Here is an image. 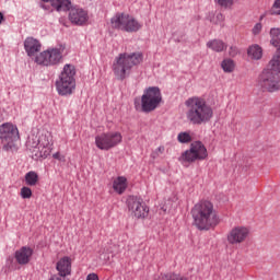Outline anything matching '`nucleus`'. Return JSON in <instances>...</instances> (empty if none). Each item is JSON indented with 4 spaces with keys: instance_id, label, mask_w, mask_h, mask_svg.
<instances>
[{
    "instance_id": "nucleus-1",
    "label": "nucleus",
    "mask_w": 280,
    "mask_h": 280,
    "mask_svg": "<svg viewBox=\"0 0 280 280\" xmlns=\"http://www.w3.org/2000/svg\"><path fill=\"white\" fill-rule=\"evenodd\" d=\"M269 36L271 45L277 47V54L269 61L267 68L262 70L259 84L269 93H275L280 89V27L270 28Z\"/></svg>"
},
{
    "instance_id": "nucleus-2",
    "label": "nucleus",
    "mask_w": 280,
    "mask_h": 280,
    "mask_svg": "<svg viewBox=\"0 0 280 280\" xmlns=\"http://www.w3.org/2000/svg\"><path fill=\"white\" fill-rule=\"evenodd\" d=\"M192 224L198 231H209L218 226L220 223V217L218 211L213 207V203L209 200H201L191 208Z\"/></svg>"
},
{
    "instance_id": "nucleus-3",
    "label": "nucleus",
    "mask_w": 280,
    "mask_h": 280,
    "mask_svg": "<svg viewBox=\"0 0 280 280\" xmlns=\"http://www.w3.org/2000/svg\"><path fill=\"white\" fill-rule=\"evenodd\" d=\"M185 106L187 108L186 119L194 126L209 124L213 118V108H211L202 97H189L185 101Z\"/></svg>"
},
{
    "instance_id": "nucleus-4",
    "label": "nucleus",
    "mask_w": 280,
    "mask_h": 280,
    "mask_svg": "<svg viewBox=\"0 0 280 280\" xmlns=\"http://www.w3.org/2000/svg\"><path fill=\"white\" fill-rule=\"evenodd\" d=\"M143 62V52H121L113 62L112 69L117 80H126L132 73L133 67H139Z\"/></svg>"
},
{
    "instance_id": "nucleus-5",
    "label": "nucleus",
    "mask_w": 280,
    "mask_h": 280,
    "mask_svg": "<svg viewBox=\"0 0 280 280\" xmlns=\"http://www.w3.org/2000/svg\"><path fill=\"white\" fill-rule=\"evenodd\" d=\"M161 102H163V95L159 86H150L144 90L141 101L135 100L136 110L141 113H152L159 108Z\"/></svg>"
},
{
    "instance_id": "nucleus-6",
    "label": "nucleus",
    "mask_w": 280,
    "mask_h": 280,
    "mask_svg": "<svg viewBox=\"0 0 280 280\" xmlns=\"http://www.w3.org/2000/svg\"><path fill=\"white\" fill-rule=\"evenodd\" d=\"M56 90L61 96L73 95V91H75V66L65 65L56 81Z\"/></svg>"
},
{
    "instance_id": "nucleus-7",
    "label": "nucleus",
    "mask_w": 280,
    "mask_h": 280,
    "mask_svg": "<svg viewBox=\"0 0 280 280\" xmlns=\"http://www.w3.org/2000/svg\"><path fill=\"white\" fill-rule=\"evenodd\" d=\"M21 139L19 127L12 122L0 125V143L4 152H16V141Z\"/></svg>"
},
{
    "instance_id": "nucleus-8",
    "label": "nucleus",
    "mask_w": 280,
    "mask_h": 280,
    "mask_svg": "<svg viewBox=\"0 0 280 280\" xmlns=\"http://www.w3.org/2000/svg\"><path fill=\"white\" fill-rule=\"evenodd\" d=\"M110 23L114 30H121L128 33L139 32V30L143 27V24L128 13H116L115 16L110 19Z\"/></svg>"
},
{
    "instance_id": "nucleus-9",
    "label": "nucleus",
    "mask_w": 280,
    "mask_h": 280,
    "mask_svg": "<svg viewBox=\"0 0 280 280\" xmlns=\"http://www.w3.org/2000/svg\"><path fill=\"white\" fill-rule=\"evenodd\" d=\"M209 153L207 147L201 141H195L190 144L189 150L182 153L179 161H185L186 163H196V161H206Z\"/></svg>"
},
{
    "instance_id": "nucleus-10",
    "label": "nucleus",
    "mask_w": 280,
    "mask_h": 280,
    "mask_svg": "<svg viewBox=\"0 0 280 280\" xmlns=\"http://www.w3.org/2000/svg\"><path fill=\"white\" fill-rule=\"evenodd\" d=\"M122 140L124 137L119 131L103 132L95 137V145L98 150L108 151L117 148Z\"/></svg>"
},
{
    "instance_id": "nucleus-11",
    "label": "nucleus",
    "mask_w": 280,
    "mask_h": 280,
    "mask_svg": "<svg viewBox=\"0 0 280 280\" xmlns=\"http://www.w3.org/2000/svg\"><path fill=\"white\" fill-rule=\"evenodd\" d=\"M127 207L131 215L137 218V220H144V218H148L150 213V208H148L141 197L129 196L127 198Z\"/></svg>"
},
{
    "instance_id": "nucleus-12",
    "label": "nucleus",
    "mask_w": 280,
    "mask_h": 280,
    "mask_svg": "<svg viewBox=\"0 0 280 280\" xmlns=\"http://www.w3.org/2000/svg\"><path fill=\"white\" fill-rule=\"evenodd\" d=\"M61 60L62 51H60V48L47 49L35 57V62L37 65H43L44 67L58 65Z\"/></svg>"
},
{
    "instance_id": "nucleus-13",
    "label": "nucleus",
    "mask_w": 280,
    "mask_h": 280,
    "mask_svg": "<svg viewBox=\"0 0 280 280\" xmlns=\"http://www.w3.org/2000/svg\"><path fill=\"white\" fill-rule=\"evenodd\" d=\"M69 21L73 25H86L89 22V12L82 8L74 7L70 9Z\"/></svg>"
},
{
    "instance_id": "nucleus-14",
    "label": "nucleus",
    "mask_w": 280,
    "mask_h": 280,
    "mask_svg": "<svg viewBox=\"0 0 280 280\" xmlns=\"http://www.w3.org/2000/svg\"><path fill=\"white\" fill-rule=\"evenodd\" d=\"M34 255V249L32 247L22 246L20 249H18L14 254L15 261L20 266H27L30 261H32V256Z\"/></svg>"
},
{
    "instance_id": "nucleus-15",
    "label": "nucleus",
    "mask_w": 280,
    "mask_h": 280,
    "mask_svg": "<svg viewBox=\"0 0 280 280\" xmlns=\"http://www.w3.org/2000/svg\"><path fill=\"white\" fill-rule=\"evenodd\" d=\"M246 240V228L237 226L228 234L229 244H242Z\"/></svg>"
},
{
    "instance_id": "nucleus-16",
    "label": "nucleus",
    "mask_w": 280,
    "mask_h": 280,
    "mask_svg": "<svg viewBox=\"0 0 280 280\" xmlns=\"http://www.w3.org/2000/svg\"><path fill=\"white\" fill-rule=\"evenodd\" d=\"M40 42L34 37H27L24 40V49L27 54V56L32 57V56H36V54H38V51H40Z\"/></svg>"
},
{
    "instance_id": "nucleus-17",
    "label": "nucleus",
    "mask_w": 280,
    "mask_h": 280,
    "mask_svg": "<svg viewBox=\"0 0 280 280\" xmlns=\"http://www.w3.org/2000/svg\"><path fill=\"white\" fill-rule=\"evenodd\" d=\"M37 148L38 150H40L39 152V156L42 159H47V156H49V152L51 150V141L49 140V137L42 135L38 139L37 142Z\"/></svg>"
},
{
    "instance_id": "nucleus-18",
    "label": "nucleus",
    "mask_w": 280,
    "mask_h": 280,
    "mask_svg": "<svg viewBox=\"0 0 280 280\" xmlns=\"http://www.w3.org/2000/svg\"><path fill=\"white\" fill-rule=\"evenodd\" d=\"M113 189L116 191V194H124L126 189H128V179L124 176H118L114 182H113Z\"/></svg>"
},
{
    "instance_id": "nucleus-19",
    "label": "nucleus",
    "mask_w": 280,
    "mask_h": 280,
    "mask_svg": "<svg viewBox=\"0 0 280 280\" xmlns=\"http://www.w3.org/2000/svg\"><path fill=\"white\" fill-rule=\"evenodd\" d=\"M247 56L252 60H261L264 56V49L261 46H259V44H253L247 48Z\"/></svg>"
},
{
    "instance_id": "nucleus-20",
    "label": "nucleus",
    "mask_w": 280,
    "mask_h": 280,
    "mask_svg": "<svg viewBox=\"0 0 280 280\" xmlns=\"http://www.w3.org/2000/svg\"><path fill=\"white\" fill-rule=\"evenodd\" d=\"M52 8L57 10V12H68L71 11V1L69 0H52L51 1Z\"/></svg>"
},
{
    "instance_id": "nucleus-21",
    "label": "nucleus",
    "mask_w": 280,
    "mask_h": 280,
    "mask_svg": "<svg viewBox=\"0 0 280 280\" xmlns=\"http://www.w3.org/2000/svg\"><path fill=\"white\" fill-rule=\"evenodd\" d=\"M208 49H212V51H217L220 54V51H224L226 49V44L220 39H212L207 43Z\"/></svg>"
},
{
    "instance_id": "nucleus-22",
    "label": "nucleus",
    "mask_w": 280,
    "mask_h": 280,
    "mask_svg": "<svg viewBox=\"0 0 280 280\" xmlns=\"http://www.w3.org/2000/svg\"><path fill=\"white\" fill-rule=\"evenodd\" d=\"M25 183L26 185H30V187H34V185L38 183V174H36L34 171L26 173Z\"/></svg>"
},
{
    "instance_id": "nucleus-23",
    "label": "nucleus",
    "mask_w": 280,
    "mask_h": 280,
    "mask_svg": "<svg viewBox=\"0 0 280 280\" xmlns=\"http://www.w3.org/2000/svg\"><path fill=\"white\" fill-rule=\"evenodd\" d=\"M221 67L225 73H233L235 69V62L232 59H224L221 62Z\"/></svg>"
},
{
    "instance_id": "nucleus-24",
    "label": "nucleus",
    "mask_w": 280,
    "mask_h": 280,
    "mask_svg": "<svg viewBox=\"0 0 280 280\" xmlns=\"http://www.w3.org/2000/svg\"><path fill=\"white\" fill-rule=\"evenodd\" d=\"M270 16H279L280 15V0H275L271 9L268 11Z\"/></svg>"
},
{
    "instance_id": "nucleus-25",
    "label": "nucleus",
    "mask_w": 280,
    "mask_h": 280,
    "mask_svg": "<svg viewBox=\"0 0 280 280\" xmlns=\"http://www.w3.org/2000/svg\"><path fill=\"white\" fill-rule=\"evenodd\" d=\"M177 141H179V143H189L191 142V136L188 132H180L177 136Z\"/></svg>"
},
{
    "instance_id": "nucleus-26",
    "label": "nucleus",
    "mask_w": 280,
    "mask_h": 280,
    "mask_svg": "<svg viewBox=\"0 0 280 280\" xmlns=\"http://www.w3.org/2000/svg\"><path fill=\"white\" fill-rule=\"evenodd\" d=\"M20 196H21V198H23L24 200L32 198V188L26 187V186L22 187V188H21Z\"/></svg>"
},
{
    "instance_id": "nucleus-27",
    "label": "nucleus",
    "mask_w": 280,
    "mask_h": 280,
    "mask_svg": "<svg viewBox=\"0 0 280 280\" xmlns=\"http://www.w3.org/2000/svg\"><path fill=\"white\" fill-rule=\"evenodd\" d=\"M218 5L221 8H231L233 5V0H217Z\"/></svg>"
},
{
    "instance_id": "nucleus-28",
    "label": "nucleus",
    "mask_w": 280,
    "mask_h": 280,
    "mask_svg": "<svg viewBox=\"0 0 280 280\" xmlns=\"http://www.w3.org/2000/svg\"><path fill=\"white\" fill-rule=\"evenodd\" d=\"M262 27H264V26L261 25L260 22L256 23V24L254 25V27L252 28V34H253L254 36H257V35H259V34H261Z\"/></svg>"
},
{
    "instance_id": "nucleus-29",
    "label": "nucleus",
    "mask_w": 280,
    "mask_h": 280,
    "mask_svg": "<svg viewBox=\"0 0 280 280\" xmlns=\"http://www.w3.org/2000/svg\"><path fill=\"white\" fill-rule=\"evenodd\" d=\"M86 280H100V277L97 273H90L88 275Z\"/></svg>"
},
{
    "instance_id": "nucleus-30",
    "label": "nucleus",
    "mask_w": 280,
    "mask_h": 280,
    "mask_svg": "<svg viewBox=\"0 0 280 280\" xmlns=\"http://www.w3.org/2000/svg\"><path fill=\"white\" fill-rule=\"evenodd\" d=\"M155 152H158V154H163V152H165V147H159Z\"/></svg>"
},
{
    "instance_id": "nucleus-31",
    "label": "nucleus",
    "mask_w": 280,
    "mask_h": 280,
    "mask_svg": "<svg viewBox=\"0 0 280 280\" xmlns=\"http://www.w3.org/2000/svg\"><path fill=\"white\" fill-rule=\"evenodd\" d=\"M230 56H236L237 55V49H235L234 47L230 48Z\"/></svg>"
},
{
    "instance_id": "nucleus-32",
    "label": "nucleus",
    "mask_w": 280,
    "mask_h": 280,
    "mask_svg": "<svg viewBox=\"0 0 280 280\" xmlns=\"http://www.w3.org/2000/svg\"><path fill=\"white\" fill-rule=\"evenodd\" d=\"M159 151H154L152 154H151V156H152V159H159Z\"/></svg>"
},
{
    "instance_id": "nucleus-33",
    "label": "nucleus",
    "mask_w": 280,
    "mask_h": 280,
    "mask_svg": "<svg viewBox=\"0 0 280 280\" xmlns=\"http://www.w3.org/2000/svg\"><path fill=\"white\" fill-rule=\"evenodd\" d=\"M52 156H54L55 159H60V153H55Z\"/></svg>"
},
{
    "instance_id": "nucleus-34",
    "label": "nucleus",
    "mask_w": 280,
    "mask_h": 280,
    "mask_svg": "<svg viewBox=\"0 0 280 280\" xmlns=\"http://www.w3.org/2000/svg\"><path fill=\"white\" fill-rule=\"evenodd\" d=\"M0 23H3V13L0 12Z\"/></svg>"
},
{
    "instance_id": "nucleus-35",
    "label": "nucleus",
    "mask_w": 280,
    "mask_h": 280,
    "mask_svg": "<svg viewBox=\"0 0 280 280\" xmlns=\"http://www.w3.org/2000/svg\"><path fill=\"white\" fill-rule=\"evenodd\" d=\"M220 18H222V14H218V15H217V19H220Z\"/></svg>"
},
{
    "instance_id": "nucleus-36",
    "label": "nucleus",
    "mask_w": 280,
    "mask_h": 280,
    "mask_svg": "<svg viewBox=\"0 0 280 280\" xmlns=\"http://www.w3.org/2000/svg\"><path fill=\"white\" fill-rule=\"evenodd\" d=\"M43 1H45L46 3H48V1H50V2H51L52 0H43Z\"/></svg>"
},
{
    "instance_id": "nucleus-37",
    "label": "nucleus",
    "mask_w": 280,
    "mask_h": 280,
    "mask_svg": "<svg viewBox=\"0 0 280 280\" xmlns=\"http://www.w3.org/2000/svg\"><path fill=\"white\" fill-rule=\"evenodd\" d=\"M42 8H44V10H47V7H46V5H42Z\"/></svg>"
}]
</instances>
